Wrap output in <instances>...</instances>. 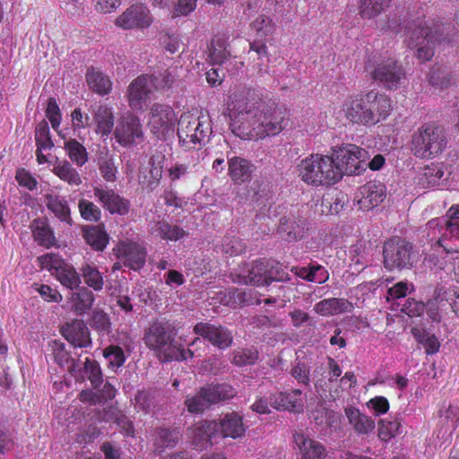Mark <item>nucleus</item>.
<instances>
[{"instance_id": "obj_18", "label": "nucleus", "mask_w": 459, "mask_h": 459, "mask_svg": "<svg viewBox=\"0 0 459 459\" xmlns=\"http://www.w3.org/2000/svg\"><path fill=\"white\" fill-rule=\"evenodd\" d=\"M153 90L155 88L150 75L138 76L128 87L129 106L134 110H142Z\"/></svg>"}, {"instance_id": "obj_33", "label": "nucleus", "mask_w": 459, "mask_h": 459, "mask_svg": "<svg viewBox=\"0 0 459 459\" xmlns=\"http://www.w3.org/2000/svg\"><path fill=\"white\" fill-rule=\"evenodd\" d=\"M30 227L32 231L34 240L39 246L49 248L55 245L56 238L54 233L47 222L39 219L33 220Z\"/></svg>"}, {"instance_id": "obj_35", "label": "nucleus", "mask_w": 459, "mask_h": 459, "mask_svg": "<svg viewBox=\"0 0 459 459\" xmlns=\"http://www.w3.org/2000/svg\"><path fill=\"white\" fill-rule=\"evenodd\" d=\"M260 357L257 347H238L231 353V363L237 367H247L255 365Z\"/></svg>"}, {"instance_id": "obj_19", "label": "nucleus", "mask_w": 459, "mask_h": 459, "mask_svg": "<svg viewBox=\"0 0 459 459\" xmlns=\"http://www.w3.org/2000/svg\"><path fill=\"white\" fill-rule=\"evenodd\" d=\"M216 420H204L187 429L191 444L196 450H204L212 446V439L218 436Z\"/></svg>"}, {"instance_id": "obj_64", "label": "nucleus", "mask_w": 459, "mask_h": 459, "mask_svg": "<svg viewBox=\"0 0 459 459\" xmlns=\"http://www.w3.org/2000/svg\"><path fill=\"white\" fill-rule=\"evenodd\" d=\"M440 418L446 421L448 429L454 430L459 422V408L449 405L446 410L440 411Z\"/></svg>"}, {"instance_id": "obj_36", "label": "nucleus", "mask_w": 459, "mask_h": 459, "mask_svg": "<svg viewBox=\"0 0 459 459\" xmlns=\"http://www.w3.org/2000/svg\"><path fill=\"white\" fill-rule=\"evenodd\" d=\"M97 165L102 178L108 182H114L117 179V167L114 157L109 153L107 148H103L98 153Z\"/></svg>"}, {"instance_id": "obj_63", "label": "nucleus", "mask_w": 459, "mask_h": 459, "mask_svg": "<svg viewBox=\"0 0 459 459\" xmlns=\"http://www.w3.org/2000/svg\"><path fill=\"white\" fill-rule=\"evenodd\" d=\"M253 29L261 36H266L273 33V24L272 20L266 15H259L253 22Z\"/></svg>"}, {"instance_id": "obj_37", "label": "nucleus", "mask_w": 459, "mask_h": 459, "mask_svg": "<svg viewBox=\"0 0 459 459\" xmlns=\"http://www.w3.org/2000/svg\"><path fill=\"white\" fill-rule=\"evenodd\" d=\"M159 403L160 393L157 390H139L134 396L135 407L144 413H150L153 411Z\"/></svg>"}, {"instance_id": "obj_28", "label": "nucleus", "mask_w": 459, "mask_h": 459, "mask_svg": "<svg viewBox=\"0 0 459 459\" xmlns=\"http://www.w3.org/2000/svg\"><path fill=\"white\" fill-rule=\"evenodd\" d=\"M165 156L161 153L153 154L149 160L150 169L147 174L140 177V183L148 192L153 191L162 178Z\"/></svg>"}, {"instance_id": "obj_24", "label": "nucleus", "mask_w": 459, "mask_h": 459, "mask_svg": "<svg viewBox=\"0 0 459 459\" xmlns=\"http://www.w3.org/2000/svg\"><path fill=\"white\" fill-rule=\"evenodd\" d=\"M216 424L219 427L218 436L223 438L236 439L243 437L246 432L242 416L235 411L225 414L219 421L216 420Z\"/></svg>"}, {"instance_id": "obj_62", "label": "nucleus", "mask_w": 459, "mask_h": 459, "mask_svg": "<svg viewBox=\"0 0 459 459\" xmlns=\"http://www.w3.org/2000/svg\"><path fill=\"white\" fill-rule=\"evenodd\" d=\"M290 375L299 383L306 386L310 383V367L305 362L298 361L290 370Z\"/></svg>"}, {"instance_id": "obj_52", "label": "nucleus", "mask_w": 459, "mask_h": 459, "mask_svg": "<svg viewBox=\"0 0 459 459\" xmlns=\"http://www.w3.org/2000/svg\"><path fill=\"white\" fill-rule=\"evenodd\" d=\"M150 77L155 90H164L170 89L176 82L178 75L177 74V68H169L160 73L158 75L152 74Z\"/></svg>"}, {"instance_id": "obj_25", "label": "nucleus", "mask_w": 459, "mask_h": 459, "mask_svg": "<svg viewBox=\"0 0 459 459\" xmlns=\"http://www.w3.org/2000/svg\"><path fill=\"white\" fill-rule=\"evenodd\" d=\"M359 209L370 210L379 205L385 197V186L380 182H368L360 187Z\"/></svg>"}, {"instance_id": "obj_32", "label": "nucleus", "mask_w": 459, "mask_h": 459, "mask_svg": "<svg viewBox=\"0 0 459 459\" xmlns=\"http://www.w3.org/2000/svg\"><path fill=\"white\" fill-rule=\"evenodd\" d=\"M93 121L96 124V133L101 135H108L112 132L114 126V117L107 106H98L93 112Z\"/></svg>"}, {"instance_id": "obj_56", "label": "nucleus", "mask_w": 459, "mask_h": 459, "mask_svg": "<svg viewBox=\"0 0 459 459\" xmlns=\"http://www.w3.org/2000/svg\"><path fill=\"white\" fill-rule=\"evenodd\" d=\"M83 372L94 388L102 384V372L96 360L86 358L83 361Z\"/></svg>"}, {"instance_id": "obj_60", "label": "nucleus", "mask_w": 459, "mask_h": 459, "mask_svg": "<svg viewBox=\"0 0 459 459\" xmlns=\"http://www.w3.org/2000/svg\"><path fill=\"white\" fill-rule=\"evenodd\" d=\"M90 325L102 334H108L111 330L109 316L102 310L93 312Z\"/></svg>"}, {"instance_id": "obj_47", "label": "nucleus", "mask_w": 459, "mask_h": 459, "mask_svg": "<svg viewBox=\"0 0 459 459\" xmlns=\"http://www.w3.org/2000/svg\"><path fill=\"white\" fill-rule=\"evenodd\" d=\"M435 300L446 302L453 311L459 316V290L456 288L437 287L435 289Z\"/></svg>"}, {"instance_id": "obj_14", "label": "nucleus", "mask_w": 459, "mask_h": 459, "mask_svg": "<svg viewBox=\"0 0 459 459\" xmlns=\"http://www.w3.org/2000/svg\"><path fill=\"white\" fill-rule=\"evenodd\" d=\"M194 333L220 350H226L233 343L231 331L221 325L200 322L194 326Z\"/></svg>"}, {"instance_id": "obj_22", "label": "nucleus", "mask_w": 459, "mask_h": 459, "mask_svg": "<svg viewBox=\"0 0 459 459\" xmlns=\"http://www.w3.org/2000/svg\"><path fill=\"white\" fill-rule=\"evenodd\" d=\"M369 103L370 126H374L385 120L392 110L391 100L385 94L375 91H368Z\"/></svg>"}, {"instance_id": "obj_53", "label": "nucleus", "mask_w": 459, "mask_h": 459, "mask_svg": "<svg viewBox=\"0 0 459 459\" xmlns=\"http://www.w3.org/2000/svg\"><path fill=\"white\" fill-rule=\"evenodd\" d=\"M378 425V437L382 440L387 441L401 433V421L397 418L394 420H380Z\"/></svg>"}, {"instance_id": "obj_34", "label": "nucleus", "mask_w": 459, "mask_h": 459, "mask_svg": "<svg viewBox=\"0 0 459 459\" xmlns=\"http://www.w3.org/2000/svg\"><path fill=\"white\" fill-rule=\"evenodd\" d=\"M345 415L354 429L360 434H368L375 429V421L354 407L346 408Z\"/></svg>"}, {"instance_id": "obj_16", "label": "nucleus", "mask_w": 459, "mask_h": 459, "mask_svg": "<svg viewBox=\"0 0 459 459\" xmlns=\"http://www.w3.org/2000/svg\"><path fill=\"white\" fill-rule=\"evenodd\" d=\"M309 222L300 215L290 214L280 219L278 233L287 242L303 239L308 232Z\"/></svg>"}, {"instance_id": "obj_49", "label": "nucleus", "mask_w": 459, "mask_h": 459, "mask_svg": "<svg viewBox=\"0 0 459 459\" xmlns=\"http://www.w3.org/2000/svg\"><path fill=\"white\" fill-rule=\"evenodd\" d=\"M54 173L70 185L79 186L82 183L79 173L67 160L58 162L54 167Z\"/></svg>"}, {"instance_id": "obj_23", "label": "nucleus", "mask_w": 459, "mask_h": 459, "mask_svg": "<svg viewBox=\"0 0 459 459\" xmlns=\"http://www.w3.org/2000/svg\"><path fill=\"white\" fill-rule=\"evenodd\" d=\"M64 337L74 347L86 348L91 346V340L86 324L80 319H75L62 328Z\"/></svg>"}, {"instance_id": "obj_21", "label": "nucleus", "mask_w": 459, "mask_h": 459, "mask_svg": "<svg viewBox=\"0 0 459 459\" xmlns=\"http://www.w3.org/2000/svg\"><path fill=\"white\" fill-rule=\"evenodd\" d=\"M118 252L124 265L132 270L138 271L145 264L147 251L137 243H121L118 246Z\"/></svg>"}, {"instance_id": "obj_29", "label": "nucleus", "mask_w": 459, "mask_h": 459, "mask_svg": "<svg viewBox=\"0 0 459 459\" xmlns=\"http://www.w3.org/2000/svg\"><path fill=\"white\" fill-rule=\"evenodd\" d=\"M351 304L345 299H325L314 306L316 313L327 316L347 311Z\"/></svg>"}, {"instance_id": "obj_1", "label": "nucleus", "mask_w": 459, "mask_h": 459, "mask_svg": "<svg viewBox=\"0 0 459 459\" xmlns=\"http://www.w3.org/2000/svg\"><path fill=\"white\" fill-rule=\"evenodd\" d=\"M453 30L451 24L434 22L429 26L423 21H412L405 28V43L414 56L425 63L434 56L437 44L450 40Z\"/></svg>"}, {"instance_id": "obj_31", "label": "nucleus", "mask_w": 459, "mask_h": 459, "mask_svg": "<svg viewBox=\"0 0 459 459\" xmlns=\"http://www.w3.org/2000/svg\"><path fill=\"white\" fill-rule=\"evenodd\" d=\"M83 238L97 251H103L108 243V235L100 225L82 227Z\"/></svg>"}, {"instance_id": "obj_9", "label": "nucleus", "mask_w": 459, "mask_h": 459, "mask_svg": "<svg viewBox=\"0 0 459 459\" xmlns=\"http://www.w3.org/2000/svg\"><path fill=\"white\" fill-rule=\"evenodd\" d=\"M415 257L413 245L404 238H392L384 243L383 263L390 272L411 269Z\"/></svg>"}, {"instance_id": "obj_48", "label": "nucleus", "mask_w": 459, "mask_h": 459, "mask_svg": "<svg viewBox=\"0 0 459 459\" xmlns=\"http://www.w3.org/2000/svg\"><path fill=\"white\" fill-rule=\"evenodd\" d=\"M230 56L223 38L213 39L209 46V58L213 65H221Z\"/></svg>"}, {"instance_id": "obj_42", "label": "nucleus", "mask_w": 459, "mask_h": 459, "mask_svg": "<svg viewBox=\"0 0 459 459\" xmlns=\"http://www.w3.org/2000/svg\"><path fill=\"white\" fill-rule=\"evenodd\" d=\"M47 207L62 221L72 223L68 203L58 195H48L46 196Z\"/></svg>"}, {"instance_id": "obj_15", "label": "nucleus", "mask_w": 459, "mask_h": 459, "mask_svg": "<svg viewBox=\"0 0 459 459\" xmlns=\"http://www.w3.org/2000/svg\"><path fill=\"white\" fill-rule=\"evenodd\" d=\"M369 98L368 92L349 97L343 103L342 110L348 120L352 123L369 126L370 116L368 114Z\"/></svg>"}, {"instance_id": "obj_44", "label": "nucleus", "mask_w": 459, "mask_h": 459, "mask_svg": "<svg viewBox=\"0 0 459 459\" xmlns=\"http://www.w3.org/2000/svg\"><path fill=\"white\" fill-rule=\"evenodd\" d=\"M287 392H277L270 394V406L277 411H289L292 412L303 411L302 402H290Z\"/></svg>"}, {"instance_id": "obj_7", "label": "nucleus", "mask_w": 459, "mask_h": 459, "mask_svg": "<svg viewBox=\"0 0 459 459\" xmlns=\"http://www.w3.org/2000/svg\"><path fill=\"white\" fill-rule=\"evenodd\" d=\"M412 151L420 158H432L440 154L446 147L445 129L434 124L422 126L412 138Z\"/></svg>"}, {"instance_id": "obj_26", "label": "nucleus", "mask_w": 459, "mask_h": 459, "mask_svg": "<svg viewBox=\"0 0 459 459\" xmlns=\"http://www.w3.org/2000/svg\"><path fill=\"white\" fill-rule=\"evenodd\" d=\"M255 169L250 160L242 157L234 156L228 160L229 176L238 185L250 181Z\"/></svg>"}, {"instance_id": "obj_51", "label": "nucleus", "mask_w": 459, "mask_h": 459, "mask_svg": "<svg viewBox=\"0 0 459 459\" xmlns=\"http://www.w3.org/2000/svg\"><path fill=\"white\" fill-rule=\"evenodd\" d=\"M35 142L38 149L48 151L54 147L49 126L46 120H42L37 125L35 129Z\"/></svg>"}, {"instance_id": "obj_54", "label": "nucleus", "mask_w": 459, "mask_h": 459, "mask_svg": "<svg viewBox=\"0 0 459 459\" xmlns=\"http://www.w3.org/2000/svg\"><path fill=\"white\" fill-rule=\"evenodd\" d=\"M249 46L250 48L247 53L248 58L255 62L259 70H262L261 66L264 65V62L269 60L265 43L262 41H253L249 43Z\"/></svg>"}, {"instance_id": "obj_6", "label": "nucleus", "mask_w": 459, "mask_h": 459, "mask_svg": "<svg viewBox=\"0 0 459 459\" xmlns=\"http://www.w3.org/2000/svg\"><path fill=\"white\" fill-rule=\"evenodd\" d=\"M177 331L168 321L156 320L146 330L143 335L145 345L157 352L158 357L165 361L167 358H178L175 350Z\"/></svg>"}, {"instance_id": "obj_57", "label": "nucleus", "mask_w": 459, "mask_h": 459, "mask_svg": "<svg viewBox=\"0 0 459 459\" xmlns=\"http://www.w3.org/2000/svg\"><path fill=\"white\" fill-rule=\"evenodd\" d=\"M82 277L86 284L94 290H100L103 287V278L95 266L86 264L82 267Z\"/></svg>"}, {"instance_id": "obj_12", "label": "nucleus", "mask_w": 459, "mask_h": 459, "mask_svg": "<svg viewBox=\"0 0 459 459\" xmlns=\"http://www.w3.org/2000/svg\"><path fill=\"white\" fill-rule=\"evenodd\" d=\"M151 130L159 139H166L173 134L177 117L171 107L155 103L151 108Z\"/></svg>"}, {"instance_id": "obj_2", "label": "nucleus", "mask_w": 459, "mask_h": 459, "mask_svg": "<svg viewBox=\"0 0 459 459\" xmlns=\"http://www.w3.org/2000/svg\"><path fill=\"white\" fill-rule=\"evenodd\" d=\"M258 94L248 90L232 100L230 112V127L231 132L243 140L257 138V107Z\"/></svg>"}, {"instance_id": "obj_50", "label": "nucleus", "mask_w": 459, "mask_h": 459, "mask_svg": "<svg viewBox=\"0 0 459 459\" xmlns=\"http://www.w3.org/2000/svg\"><path fill=\"white\" fill-rule=\"evenodd\" d=\"M443 176L444 171L439 165L426 166L419 176V184L422 187H432L439 184Z\"/></svg>"}, {"instance_id": "obj_5", "label": "nucleus", "mask_w": 459, "mask_h": 459, "mask_svg": "<svg viewBox=\"0 0 459 459\" xmlns=\"http://www.w3.org/2000/svg\"><path fill=\"white\" fill-rule=\"evenodd\" d=\"M235 388L227 383H210L200 387L194 395L186 398L185 405L190 413L200 414L212 405L232 399Z\"/></svg>"}, {"instance_id": "obj_20", "label": "nucleus", "mask_w": 459, "mask_h": 459, "mask_svg": "<svg viewBox=\"0 0 459 459\" xmlns=\"http://www.w3.org/2000/svg\"><path fill=\"white\" fill-rule=\"evenodd\" d=\"M93 194L95 198H97L102 206L111 214L117 213L119 215H125L128 213L130 202L115 193L114 190L94 187Z\"/></svg>"}, {"instance_id": "obj_41", "label": "nucleus", "mask_w": 459, "mask_h": 459, "mask_svg": "<svg viewBox=\"0 0 459 459\" xmlns=\"http://www.w3.org/2000/svg\"><path fill=\"white\" fill-rule=\"evenodd\" d=\"M391 0H359V14L362 19H373L389 6Z\"/></svg>"}, {"instance_id": "obj_59", "label": "nucleus", "mask_w": 459, "mask_h": 459, "mask_svg": "<svg viewBox=\"0 0 459 459\" xmlns=\"http://www.w3.org/2000/svg\"><path fill=\"white\" fill-rule=\"evenodd\" d=\"M221 250L223 253L230 256H236L246 250V245L239 238L235 236H225L222 240Z\"/></svg>"}, {"instance_id": "obj_4", "label": "nucleus", "mask_w": 459, "mask_h": 459, "mask_svg": "<svg viewBox=\"0 0 459 459\" xmlns=\"http://www.w3.org/2000/svg\"><path fill=\"white\" fill-rule=\"evenodd\" d=\"M298 169L302 180L309 185L329 186L340 180V173L334 170V158L332 155L311 154L301 160Z\"/></svg>"}, {"instance_id": "obj_43", "label": "nucleus", "mask_w": 459, "mask_h": 459, "mask_svg": "<svg viewBox=\"0 0 459 459\" xmlns=\"http://www.w3.org/2000/svg\"><path fill=\"white\" fill-rule=\"evenodd\" d=\"M411 333L416 341L422 344L428 355L437 353L440 348V342L435 334L430 333L424 328L413 327Z\"/></svg>"}, {"instance_id": "obj_17", "label": "nucleus", "mask_w": 459, "mask_h": 459, "mask_svg": "<svg viewBox=\"0 0 459 459\" xmlns=\"http://www.w3.org/2000/svg\"><path fill=\"white\" fill-rule=\"evenodd\" d=\"M152 18L148 7L143 4L128 7L117 20L116 24L125 30L146 28L151 25Z\"/></svg>"}, {"instance_id": "obj_13", "label": "nucleus", "mask_w": 459, "mask_h": 459, "mask_svg": "<svg viewBox=\"0 0 459 459\" xmlns=\"http://www.w3.org/2000/svg\"><path fill=\"white\" fill-rule=\"evenodd\" d=\"M114 134L117 142L124 147L137 144L143 140L141 121L139 117L131 114L118 120Z\"/></svg>"}, {"instance_id": "obj_45", "label": "nucleus", "mask_w": 459, "mask_h": 459, "mask_svg": "<svg viewBox=\"0 0 459 459\" xmlns=\"http://www.w3.org/2000/svg\"><path fill=\"white\" fill-rule=\"evenodd\" d=\"M155 433V444L160 448H173L178 445L181 438V433L177 428H158L156 429Z\"/></svg>"}, {"instance_id": "obj_38", "label": "nucleus", "mask_w": 459, "mask_h": 459, "mask_svg": "<svg viewBox=\"0 0 459 459\" xmlns=\"http://www.w3.org/2000/svg\"><path fill=\"white\" fill-rule=\"evenodd\" d=\"M86 81L89 87L100 95L108 94L111 91L112 82L109 78L93 68L87 71Z\"/></svg>"}, {"instance_id": "obj_10", "label": "nucleus", "mask_w": 459, "mask_h": 459, "mask_svg": "<svg viewBox=\"0 0 459 459\" xmlns=\"http://www.w3.org/2000/svg\"><path fill=\"white\" fill-rule=\"evenodd\" d=\"M334 170L340 173V179L344 174L359 175L367 169L366 161L370 158L368 151L355 144H346L333 149Z\"/></svg>"}, {"instance_id": "obj_11", "label": "nucleus", "mask_w": 459, "mask_h": 459, "mask_svg": "<svg viewBox=\"0 0 459 459\" xmlns=\"http://www.w3.org/2000/svg\"><path fill=\"white\" fill-rule=\"evenodd\" d=\"M367 70L375 82L388 91L396 90L406 76L403 65L392 57L381 59L372 67L367 66Z\"/></svg>"}, {"instance_id": "obj_46", "label": "nucleus", "mask_w": 459, "mask_h": 459, "mask_svg": "<svg viewBox=\"0 0 459 459\" xmlns=\"http://www.w3.org/2000/svg\"><path fill=\"white\" fill-rule=\"evenodd\" d=\"M65 150L70 160L77 166L82 167L88 161L86 148L77 140L70 139L65 141Z\"/></svg>"}, {"instance_id": "obj_8", "label": "nucleus", "mask_w": 459, "mask_h": 459, "mask_svg": "<svg viewBox=\"0 0 459 459\" xmlns=\"http://www.w3.org/2000/svg\"><path fill=\"white\" fill-rule=\"evenodd\" d=\"M257 138L276 135L284 130L289 123L287 111L273 101L263 100L258 96Z\"/></svg>"}, {"instance_id": "obj_58", "label": "nucleus", "mask_w": 459, "mask_h": 459, "mask_svg": "<svg viewBox=\"0 0 459 459\" xmlns=\"http://www.w3.org/2000/svg\"><path fill=\"white\" fill-rule=\"evenodd\" d=\"M78 208L83 220L95 222L100 220V209L92 202L81 199L78 204Z\"/></svg>"}, {"instance_id": "obj_61", "label": "nucleus", "mask_w": 459, "mask_h": 459, "mask_svg": "<svg viewBox=\"0 0 459 459\" xmlns=\"http://www.w3.org/2000/svg\"><path fill=\"white\" fill-rule=\"evenodd\" d=\"M103 355L111 368H119L126 361L124 351L119 346L110 345L107 347L103 351Z\"/></svg>"}, {"instance_id": "obj_3", "label": "nucleus", "mask_w": 459, "mask_h": 459, "mask_svg": "<svg viewBox=\"0 0 459 459\" xmlns=\"http://www.w3.org/2000/svg\"><path fill=\"white\" fill-rule=\"evenodd\" d=\"M212 132L210 117L202 112L183 113L178 121V142L186 150L205 144Z\"/></svg>"}, {"instance_id": "obj_27", "label": "nucleus", "mask_w": 459, "mask_h": 459, "mask_svg": "<svg viewBox=\"0 0 459 459\" xmlns=\"http://www.w3.org/2000/svg\"><path fill=\"white\" fill-rule=\"evenodd\" d=\"M293 438L301 455L300 459H325L326 456L325 447L320 442L299 433H295Z\"/></svg>"}, {"instance_id": "obj_30", "label": "nucleus", "mask_w": 459, "mask_h": 459, "mask_svg": "<svg viewBox=\"0 0 459 459\" xmlns=\"http://www.w3.org/2000/svg\"><path fill=\"white\" fill-rule=\"evenodd\" d=\"M270 264L267 262L256 260L248 269V274L244 276V283L255 286H268V272Z\"/></svg>"}, {"instance_id": "obj_55", "label": "nucleus", "mask_w": 459, "mask_h": 459, "mask_svg": "<svg viewBox=\"0 0 459 459\" xmlns=\"http://www.w3.org/2000/svg\"><path fill=\"white\" fill-rule=\"evenodd\" d=\"M229 299L227 304L243 306H251L253 304H259L260 300L253 297L251 291H242L239 290H232L229 291Z\"/></svg>"}, {"instance_id": "obj_39", "label": "nucleus", "mask_w": 459, "mask_h": 459, "mask_svg": "<svg viewBox=\"0 0 459 459\" xmlns=\"http://www.w3.org/2000/svg\"><path fill=\"white\" fill-rule=\"evenodd\" d=\"M60 283L70 290L77 289L81 283V279L75 269L63 262L60 266L52 273Z\"/></svg>"}, {"instance_id": "obj_40", "label": "nucleus", "mask_w": 459, "mask_h": 459, "mask_svg": "<svg viewBox=\"0 0 459 459\" xmlns=\"http://www.w3.org/2000/svg\"><path fill=\"white\" fill-rule=\"evenodd\" d=\"M71 301V309L77 315L82 316L91 308L94 301V295L92 291L87 288H82L78 292L72 293Z\"/></svg>"}]
</instances>
